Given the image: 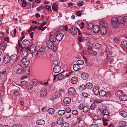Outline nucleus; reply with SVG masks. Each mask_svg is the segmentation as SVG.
<instances>
[{
    "label": "nucleus",
    "mask_w": 127,
    "mask_h": 127,
    "mask_svg": "<svg viewBox=\"0 0 127 127\" xmlns=\"http://www.w3.org/2000/svg\"><path fill=\"white\" fill-rule=\"evenodd\" d=\"M24 71L23 72V74L26 75H29L30 73V68L29 67L27 66L25 68L23 69Z\"/></svg>",
    "instance_id": "4be33fe9"
},
{
    "label": "nucleus",
    "mask_w": 127,
    "mask_h": 127,
    "mask_svg": "<svg viewBox=\"0 0 127 127\" xmlns=\"http://www.w3.org/2000/svg\"><path fill=\"white\" fill-rule=\"evenodd\" d=\"M38 80L35 79L33 80L32 81V84L34 86L37 85L38 84Z\"/></svg>",
    "instance_id": "603ef678"
},
{
    "label": "nucleus",
    "mask_w": 127,
    "mask_h": 127,
    "mask_svg": "<svg viewBox=\"0 0 127 127\" xmlns=\"http://www.w3.org/2000/svg\"><path fill=\"white\" fill-rule=\"evenodd\" d=\"M100 107H99L98 108L99 109L97 110L96 111L97 114L99 115L98 116L100 117V116H101L103 115V113L102 112L101 108V107L100 108Z\"/></svg>",
    "instance_id": "c9c22d12"
},
{
    "label": "nucleus",
    "mask_w": 127,
    "mask_h": 127,
    "mask_svg": "<svg viewBox=\"0 0 127 127\" xmlns=\"http://www.w3.org/2000/svg\"><path fill=\"white\" fill-rule=\"evenodd\" d=\"M26 88L29 90H31L33 88V86L31 84H28L27 85Z\"/></svg>",
    "instance_id": "8fccbe9b"
},
{
    "label": "nucleus",
    "mask_w": 127,
    "mask_h": 127,
    "mask_svg": "<svg viewBox=\"0 0 127 127\" xmlns=\"http://www.w3.org/2000/svg\"><path fill=\"white\" fill-rule=\"evenodd\" d=\"M45 50V48L43 47L41 45L37 46V51L40 53H41L44 51Z\"/></svg>",
    "instance_id": "5701e85b"
},
{
    "label": "nucleus",
    "mask_w": 127,
    "mask_h": 127,
    "mask_svg": "<svg viewBox=\"0 0 127 127\" xmlns=\"http://www.w3.org/2000/svg\"><path fill=\"white\" fill-rule=\"evenodd\" d=\"M110 116L107 114H104L103 116V120L105 121H108L110 118Z\"/></svg>",
    "instance_id": "a878e982"
},
{
    "label": "nucleus",
    "mask_w": 127,
    "mask_h": 127,
    "mask_svg": "<svg viewBox=\"0 0 127 127\" xmlns=\"http://www.w3.org/2000/svg\"><path fill=\"white\" fill-rule=\"evenodd\" d=\"M6 45L5 43H2L0 44V49L4 50L6 47Z\"/></svg>",
    "instance_id": "72a5a7b5"
},
{
    "label": "nucleus",
    "mask_w": 127,
    "mask_h": 127,
    "mask_svg": "<svg viewBox=\"0 0 127 127\" xmlns=\"http://www.w3.org/2000/svg\"><path fill=\"white\" fill-rule=\"evenodd\" d=\"M57 76V79L59 80H62L64 77V75L61 73L58 74Z\"/></svg>",
    "instance_id": "79ce46f5"
},
{
    "label": "nucleus",
    "mask_w": 127,
    "mask_h": 127,
    "mask_svg": "<svg viewBox=\"0 0 127 127\" xmlns=\"http://www.w3.org/2000/svg\"><path fill=\"white\" fill-rule=\"evenodd\" d=\"M127 99V96L124 94H122L119 96V99L122 101H125Z\"/></svg>",
    "instance_id": "b1692460"
},
{
    "label": "nucleus",
    "mask_w": 127,
    "mask_h": 127,
    "mask_svg": "<svg viewBox=\"0 0 127 127\" xmlns=\"http://www.w3.org/2000/svg\"><path fill=\"white\" fill-rule=\"evenodd\" d=\"M71 109L69 108H67L65 109V111L66 112V113H70V112H71Z\"/></svg>",
    "instance_id": "338daca9"
},
{
    "label": "nucleus",
    "mask_w": 127,
    "mask_h": 127,
    "mask_svg": "<svg viewBox=\"0 0 127 127\" xmlns=\"http://www.w3.org/2000/svg\"><path fill=\"white\" fill-rule=\"evenodd\" d=\"M94 26L93 24L92 23H90L88 25L87 27L88 28V29H91L92 28H93Z\"/></svg>",
    "instance_id": "5fc2aeb1"
},
{
    "label": "nucleus",
    "mask_w": 127,
    "mask_h": 127,
    "mask_svg": "<svg viewBox=\"0 0 127 127\" xmlns=\"http://www.w3.org/2000/svg\"><path fill=\"white\" fill-rule=\"evenodd\" d=\"M78 81V78L77 77L75 76L72 78L70 80L71 83L73 84L76 83Z\"/></svg>",
    "instance_id": "c85d7f7f"
},
{
    "label": "nucleus",
    "mask_w": 127,
    "mask_h": 127,
    "mask_svg": "<svg viewBox=\"0 0 127 127\" xmlns=\"http://www.w3.org/2000/svg\"><path fill=\"white\" fill-rule=\"evenodd\" d=\"M11 60L14 62H18V57L16 54L10 56Z\"/></svg>",
    "instance_id": "f8f14e48"
},
{
    "label": "nucleus",
    "mask_w": 127,
    "mask_h": 127,
    "mask_svg": "<svg viewBox=\"0 0 127 127\" xmlns=\"http://www.w3.org/2000/svg\"><path fill=\"white\" fill-rule=\"evenodd\" d=\"M1 70V67H0V73L2 74H6V70L3 69V71H2Z\"/></svg>",
    "instance_id": "13d9d810"
},
{
    "label": "nucleus",
    "mask_w": 127,
    "mask_h": 127,
    "mask_svg": "<svg viewBox=\"0 0 127 127\" xmlns=\"http://www.w3.org/2000/svg\"><path fill=\"white\" fill-rule=\"evenodd\" d=\"M78 113V111L77 110H73L72 112V114L75 115H77Z\"/></svg>",
    "instance_id": "680f3d73"
},
{
    "label": "nucleus",
    "mask_w": 127,
    "mask_h": 127,
    "mask_svg": "<svg viewBox=\"0 0 127 127\" xmlns=\"http://www.w3.org/2000/svg\"><path fill=\"white\" fill-rule=\"evenodd\" d=\"M86 118L85 116L82 115L81 116H78L77 117V120L78 122L79 123L80 122L83 121Z\"/></svg>",
    "instance_id": "dca6fc26"
},
{
    "label": "nucleus",
    "mask_w": 127,
    "mask_h": 127,
    "mask_svg": "<svg viewBox=\"0 0 127 127\" xmlns=\"http://www.w3.org/2000/svg\"><path fill=\"white\" fill-rule=\"evenodd\" d=\"M99 95L100 96L104 97V98L108 99L111 96V93L109 91L107 93L103 90H100L99 91Z\"/></svg>",
    "instance_id": "f257e3e1"
},
{
    "label": "nucleus",
    "mask_w": 127,
    "mask_h": 127,
    "mask_svg": "<svg viewBox=\"0 0 127 127\" xmlns=\"http://www.w3.org/2000/svg\"><path fill=\"white\" fill-rule=\"evenodd\" d=\"M100 29V27L99 25H95L93 26V31L94 33H97L99 32Z\"/></svg>",
    "instance_id": "2eb2a0df"
},
{
    "label": "nucleus",
    "mask_w": 127,
    "mask_h": 127,
    "mask_svg": "<svg viewBox=\"0 0 127 127\" xmlns=\"http://www.w3.org/2000/svg\"><path fill=\"white\" fill-rule=\"evenodd\" d=\"M36 123L38 125H42L45 124V122L44 120L40 119L37 120L36 121Z\"/></svg>",
    "instance_id": "7c9ffc66"
},
{
    "label": "nucleus",
    "mask_w": 127,
    "mask_h": 127,
    "mask_svg": "<svg viewBox=\"0 0 127 127\" xmlns=\"http://www.w3.org/2000/svg\"><path fill=\"white\" fill-rule=\"evenodd\" d=\"M64 120L61 118H59L57 120V123L58 125H61L63 122Z\"/></svg>",
    "instance_id": "ea45409f"
},
{
    "label": "nucleus",
    "mask_w": 127,
    "mask_h": 127,
    "mask_svg": "<svg viewBox=\"0 0 127 127\" xmlns=\"http://www.w3.org/2000/svg\"><path fill=\"white\" fill-rule=\"evenodd\" d=\"M114 41L115 43H118L120 42V39L119 38L116 37L114 38Z\"/></svg>",
    "instance_id": "052dcab7"
},
{
    "label": "nucleus",
    "mask_w": 127,
    "mask_h": 127,
    "mask_svg": "<svg viewBox=\"0 0 127 127\" xmlns=\"http://www.w3.org/2000/svg\"><path fill=\"white\" fill-rule=\"evenodd\" d=\"M61 68L59 65H56L54 66L53 68L54 72L55 73H58L61 71Z\"/></svg>",
    "instance_id": "9d476101"
},
{
    "label": "nucleus",
    "mask_w": 127,
    "mask_h": 127,
    "mask_svg": "<svg viewBox=\"0 0 127 127\" xmlns=\"http://www.w3.org/2000/svg\"><path fill=\"white\" fill-rule=\"evenodd\" d=\"M47 47L50 49L53 50L55 47L54 43L48 40L46 43Z\"/></svg>",
    "instance_id": "0eeeda50"
},
{
    "label": "nucleus",
    "mask_w": 127,
    "mask_h": 127,
    "mask_svg": "<svg viewBox=\"0 0 127 127\" xmlns=\"http://www.w3.org/2000/svg\"><path fill=\"white\" fill-rule=\"evenodd\" d=\"M64 34L60 32H58L56 35V37L57 40L58 41H60L62 40L64 36Z\"/></svg>",
    "instance_id": "6e6552de"
},
{
    "label": "nucleus",
    "mask_w": 127,
    "mask_h": 127,
    "mask_svg": "<svg viewBox=\"0 0 127 127\" xmlns=\"http://www.w3.org/2000/svg\"><path fill=\"white\" fill-rule=\"evenodd\" d=\"M95 47L97 49H101L102 48V46L99 43H96L95 44Z\"/></svg>",
    "instance_id": "c03bdc74"
},
{
    "label": "nucleus",
    "mask_w": 127,
    "mask_h": 127,
    "mask_svg": "<svg viewBox=\"0 0 127 127\" xmlns=\"http://www.w3.org/2000/svg\"><path fill=\"white\" fill-rule=\"evenodd\" d=\"M73 68L74 70L75 71H78L80 68L79 65L77 64H74L73 66Z\"/></svg>",
    "instance_id": "473e14b6"
},
{
    "label": "nucleus",
    "mask_w": 127,
    "mask_h": 127,
    "mask_svg": "<svg viewBox=\"0 0 127 127\" xmlns=\"http://www.w3.org/2000/svg\"><path fill=\"white\" fill-rule=\"evenodd\" d=\"M79 88L80 90L83 91L85 90L86 88L85 85L82 84L80 85Z\"/></svg>",
    "instance_id": "09e8293b"
},
{
    "label": "nucleus",
    "mask_w": 127,
    "mask_h": 127,
    "mask_svg": "<svg viewBox=\"0 0 127 127\" xmlns=\"http://www.w3.org/2000/svg\"><path fill=\"white\" fill-rule=\"evenodd\" d=\"M62 91V92H64V90H62V89H56V91L55 93V95L56 96L58 97H60L61 95V91Z\"/></svg>",
    "instance_id": "6ab92c4d"
},
{
    "label": "nucleus",
    "mask_w": 127,
    "mask_h": 127,
    "mask_svg": "<svg viewBox=\"0 0 127 127\" xmlns=\"http://www.w3.org/2000/svg\"><path fill=\"white\" fill-rule=\"evenodd\" d=\"M22 44L25 46H27L30 44L29 41L25 39L22 42Z\"/></svg>",
    "instance_id": "4c0bfd02"
},
{
    "label": "nucleus",
    "mask_w": 127,
    "mask_h": 127,
    "mask_svg": "<svg viewBox=\"0 0 127 127\" xmlns=\"http://www.w3.org/2000/svg\"><path fill=\"white\" fill-rule=\"evenodd\" d=\"M71 113H65V117L67 119L71 118Z\"/></svg>",
    "instance_id": "3c124183"
},
{
    "label": "nucleus",
    "mask_w": 127,
    "mask_h": 127,
    "mask_svg": "<svg viewBox=\"0 0 127 127\" xmlns=\"http://www.w3.org/2000/svg\"><path fill=\"white\" fill-rule=\"evenodd\" d=\"M96 104L95 103H92L90 107V109L92 110H94V109L95 108Z\"/></svg>",
    "instance_id": "4d7b16f0"
},
{
    "label": "nucleus",
    "mask_w": 127,
    "mask_h": 127,
    "mask_svg": "<svg viewBox=\"0 0 127 127\" xmlns=\"http://www.w3.org/2000/svg\"><path fill=\"white\" fill-rule=\"evenodd\" d=\"M83 41L86 44L88 43V49L91 50L92 48V44L90 42V38L88 37H84L83 38Z\"/></svg>",
    "instance_id": "20e7f679"
},
{
    "label": "nucleus",
    "mask_w": 127,
    "mask_h": 127,
    "mask_svg": "<svg viewBox=\"0 0 127 127\" xmlns=\"http://www.w3.org/2000/svg\"><path fill=\"white\" fill-rule=\"evenodd\" d=\"M21 62L24 65H28L30 64V61L28 59L24 58L22 59Z\"/></svg>",
    "instance_id": "4468645a"
},
{
    "label": "nucleus",
    "mask_w": 127,
    "mask_h": 127,
    "mask_svg": "<svg viewBox=\"0 0 127 127\" xmlns=\"http://www.w3.org/2000/svg\"><path fill=\"white\" fill-rule=\"evenodd\" d=\"M29 50L33 53H34L37 50V46H36L34 45H31L30 48H29Z\"/></svg>",
    "instance_id": "a211bd4d"
},
{
    "label": "nucleus",
    "mask_w": 127,
    "mask_h": 127,
    "mask_svg": "<svg viewBox=\"0 0 127 127\" xmlns=\"http://www.w3.org/2000/svg\"><path fill=\"white\" fill-rule=\"evenodd\" d=\"M58 114L60 116H62L65 113V111L64 110H59L58 111Z\"/></svg>",
    "instance_id": "de8ad7c7"
},
{
    "label": "nucleus",
    "mask_w": 127,
    "mask_h": 127,
    "mask_svg": "<svg viewBox=\"0 0 127 127\" xmlns=\"http://www.w3.org/2000/svg\"><path fill=\"white\" fill-rule=\"evenodd\" d=\"M3 62L6 64L8 63L11 60V57L8 55L5 56L4 57Z\"/></svg>",
    "instance_id": "1a4fd4ad"
},
{
    "label": "nucleus",
    "mask_w": 127,
    "mask_h": 127,
    "mask_svg": "<svg viewBox=\"0 0 127 127\" xmlns=\"http://www.w3.org/2000/svg\"><path fill=\"white\" fill-rule=\"evenodd\" d=\"M56 37L54 35H51V33H50L49 40H48L54 43L56 41Z\"/></svg>",
    "instance_id": "412c9836"
},
{
    "label": "nucleus",
    "mask_w": 127,
    "mask_h": 127,
    "mask_svg": "<svg viewBox=\"0 0 127 127\" xmlns=\"http://www.w3.org/2000/svg\"><path fill=\"white\" fill-rule=\"evenodd\" d=\"M99 89L97 87H95L93 89V91L95 95H98L99 93Z\"/></svg>",
    "instance_id": "2f4dec72"
},
{
    "label": "nucleus",
    "mask_w": 127,
    "mask_h": 127,
    "mask_svg": "<svg viewBox=\"0 0 127 127\" xmlns=\"http://www.w3.org/2000/svg\"><path fill=\"white\" fill-rule=\"evenodd\" d=\"M71 101L70 98L68 97L65 98L63 100V102L66 104H67L70 103Z\"/></svg>",
    "instance_id": "393cba45"
},
{
    "label": "nucleus",
    "mask_w": 127,
    "mask_h": 127,
    "mask_svg": "<svg viewBox=\"0 0 127 127\" xmlns=\"http://www.w3.org/2000/svg\"><path fill=\"white\" fill-rule=\"evenodd\" d=\"M93 86V84L91 83L88 82L86 84V87L88 89H91L92 88Z\"/></svg>",
    "instance_id": "cd10ccee"
},
{
    "label": "nucleus",
    "mask_w": 127,
    "mask_h": 127,
    "mask_svg": "<svg viewBox=\"0 0 127 127\" xmlns=\"http://www.w3.org/2000/svg\"><path fill=\"white\" fill-rule=\"evenodd\" d=\"M90 127H99V126L97 124H94L91 125Z\"/></svg>",
    "instance_id": "774afa93"
},
{
    "label": "nucleus",
    "mask_w": 127,
    "mask_h": 127,
    "mask_svg": "<svg viewBox=\"0 0 127 127\" xmlns=\"http://www.w3.org/2000/svg\"><path fill=\"white\" fill-rule=\"evenodd\" d=\"M121 44L123 47H126L127 46V41L125 39H123L122 40Z\"/></svg>",
    "instance_id": "58836bf2"
},
{
    "label": "nucleus",
    "mask_w": 127,
    "mask_h": 127,
    "mask_svg": "<svg viewBox=\"0 0 127 127\" xmlns=\"http://www.w3.org/2000/svg\"><path fill=\"white\" fill-rule=\"evenodd\" d=\"M89 75L88 73H83L81 75V78L84 80H86L88 78Z\"/></svg>",
    "instance_id": "c756f323"
},
{
    "label": "nucleus",
    "mask_w": 127,
    "mask_h": 127,
    "mask_svg": "<svg viewBox=\"0 0 127 127\" xmlns=\"http://www.w3.org/2000/svg\"><path fill=\"white\" fill-rule=\"evenodd\" d=\"M76 92L75 89L72 87L70 88L68 90V93L70 95H73Z\"/></svg>",
    "instance_id": "9b49d317"
},
{
    "label": "nucleus",
    "mask_w": 127,
    "mask_h": 127,
    "mask_svg": "<svg viewBox=\"0 0 127 127\" xmlns=\"http://www.w3.org/2000/svg\"><path fill=\"white\" fill-rule=\"evenodd\" d=\"M126 124V122L124 121H120L118 123L119 126L121 127H122L124 126Z\"/></svg>",
    "instance_id": "a18cd8bd"
},
{
    "label": "nucleus",
    "mask_w": 127,
    "mask_h": 127,
    "mask_svg": "<svg viewBox=\"0 0 127 127\" xmlns=\"http://www.w3.org/2000/svg\"><path fill=\"white\" fill-rule=\"evenodd\" d=\"M100 33L102 35H105L107 33V29L105 27V26H102L100 29Z\"/></svg>",
    "instance_id": "423d86ee"
},
{
    "label": "nucleus",
    "mask_w": 127,
    "mask_h": 127,
    "mask_svg": "<svg viewBox=\"0 0 127 127\" xmlns=\"http://www.w3.org/2000/svg\"><path fill=\"white\" fill-rule=\"evenodd\" d=\"M29 48L26 47L23 48L21 52V57L25 58L29 54Z\"/></svg>",
    "instance_id": "39448f33"
},
{
    "label": "nucleus",
    "mask_w": 127,
    "mask_h": 127,
    "mask_svg": "<svg viewBox=\"0 0 127 127\" xmlns=\"http://www.w3.org/2000/svg\"><path fill=\"white\" fill-rule=\"evenodd\" d=\"M14 70L17 74H23V72L24 71L22 67L19 64L15 66L14 67Z\"/></svg>",
    "instance_id": "f03ea898"
},
{
    "label": "nucleus",
    "mask_w": 127,
    "mask_h": 127,
    "mask_svg": "<svg viewBox=\"0 0 127 127\" xmlns=\"http://www.w3.org/2000/svg\"><path fill=\"white\" fill-rule=\"evenodd\" d=\"M111 25L113 27L116 28L118 27L119 23L117 18H113L111 19Z\"/></svg>",
    "instance_id": "7ed1b4c3"
},
{
    "label": "nucleus",
    "mask_w": 127,
    "mask_h": 127,
    "mask_svg": "<svg viewBox=\"0 0 127 127\" xmlns=\"http://www.w3.org/2000/svg\"><path fill=\"white\" fill-rule=\"evenodd\" d=\"M69 124L67 122L63 123L62 125V127H69Z\"/></svg>",
    "instance_id": "bf43d9fd"
},
{
    "label": "nucleus",
    "mask_w": 127,
    "mask_h": 127,
    "mask_svg": "<svg viewBox=\"0 0 127 127\" xmlns=\"http://www.w3.org/2000/svg\"><path fill=\"white\" fill-rule=\"evenodd\" d=\"M90 110V107L86 105L84 106L83 111L84 112L87 113Z\"/></svg>",
    "instance_id": "f704fd0d"
},
{
    "label": "nucleus",
    "mask_w": 127,
    "mask_h": 127,
    "mask_svg": "<svg viewBox=\"0 0 127 127\" xmlns=\"http://www.w3.org/2000/svg\"><path fill=\"white\" fill-rule=\"evenodd\" d=\"M53 10L57 12V11L58 5L56 3H53L52 6Z\"/></svg>",
    "instance_id": "e433bc0d"
},
{
    "label": "nucleus",
    "mask_w": 127,
    "mask_h": 127,
    "mask_svg": "<svg viewBox=\"0 0 127 127\" xmlns=\"http://www.w3.org/2000/svg\"><path fill=\"white\" fill-rule=\"evenodd\" d=\"M123 93V92L122 91H119L116 92L115 95L117 96H120L122 95Z\"/></svg>",
    "instance_id": "37998d69"
},
{
    "label": "nucleus",
    "mask_w": 127,
    "mask_h": 127,
    "mask_svg": "<svg viewBox=\"0 0 127 127\" xmlns=\"http://www.w3.org/2000/svg\"><path fill=\"white\" fill-rule=\"evenodd\" d=\"M93 118L94 120L95 121L100 120L101 119V117L96 115H94L93 116Z\"/></svg>",
    "instance_id": "a19ab883"
},
{
    "label": "nucleus",
    "mask_w": 127,
    "mask_h": 127,
    "mask_svg": "<svg viewBox=\"0 0 127 127\" xmlns=\"http://www.w3.org/2000/svg\"><path fill=\"white\" fill-rule=\"evenodd\" d=\"M53 64L55 65H58L59 63H60V61H59L57 60H54L53 62Z\"/></svg>",
    "instance_id": "0e129e2a"
},
{
    "label": "nucleus",
    "mask_w": 127,
    "mask_h": 127,
    "mask_svg": "<svg viewBox=\"0 0 127 127\" xmlns=\"http://www.w3.org/2000/svg\"><path fill=\"white\" fill-rule=\"evenodd\" d=\"M119 114L122 117L126 118L127 117V112L126 111H121L119 112Z\"/></svg>",
    "instance_id": "bb28decb"
},
{
    "label": "nucleus",
    "mask_w": 127,
    "mask_h": 127,
    "mask_svg": "<svg viewBox=\"0 0 127 127\" xmlns=\"http://www.w3.org/2000/svg\"><path fill=\"white\" fill-rule=\"evenodd\" d=\"M55 89V87L54 85H51L50 86L49 90L50 91L52 92L54 91Z\"/></svg>",
    "instance_id": "6e6d98bb"
},
{
    "label": "nucleus",
    "mask_w": 127,
    "mask_h": 127,
    "mask_svg": "<svg viewBox=\"0 0 127 127\" xmlns=\"http://www.w3.org/2000/svg\"><path fill=\"white\" fill-rule=\"evenodd\" d=\"M117 19L118 20V22L119 23V24L122 25L125 24V21L123 17L120 16Z\"/></svg>",
    "instance_id": "f3484780"
},
{
    "label": "nucleus",
    "mask_w": 127,
    "mask_h": 127,
    "mask_svg": "<svg viewBox=\"0 0 127 127\" xmlns=\"http://www.w3.org/2000/svg\"><path fill=\"white\" fill-rule=\"evenodd\" d=\"M55 110L54 108H50L48 110V113L51 114H53Z\"/></svg>",
    "instance_id": "49530a36"
},
{
    "label": "nucleus",
    "mask_w": 127,
    "mask_h": 127,
    "mask_svg": "<svg viewBox=\"0 0 127 127\" xmlns=\"http://www.w3.org/2000/svg\"><path fill=\"white\" fill-rule=\"evenodd\" d=\"M82 95L86 98H87L89 96H90V95L89 94L86 93H82Z\"/></svg>",
    "instance_id": "e2e57ef3"
},
{
    "label": "nucleus",
    "mask_w": 127,
    "mask_h": 127,
    "mask_svg": "<svg viewBox=\"0 0 127 127\" xmlns=\"http://www.w3.org/2000/svg\"><path fill=\"white\" fill-rule=\"evenodd\" d=\"M47 93V90H46L41 91L40 93V96L42 97H45Z\"/></svg>",
    "instance_id": "aec40b11"
},
{
    "label": "nucleus",
    "mask_w": 127,
    "mask_h": 127,
    "mask_svg": "<svg viewBox=\"0 0 127 127\" xmlns=\"http://www.w3.org/2000/svg\"><path fill=\"white\" fill-rule=\"evenodd\" d=\"M84 105L83 104H81L80 105L78 106V108L80 110H83L84 108Z\"/></svg>",
    "instance_id": "69168bd1"
},
{
    "label": "nucleus",
    "mask_w": 127,
    "mask_h": 127,
    "mask_svg": "<svg viewBox=\"0 0 127 127\" xmlns=\"http://www.w3.org/2000/svg\"><path fill=\"white\" fill-rule=\"evenodd\" d=\"M77 29H78L77 28L76 29L72 27L70 28L69 31L72 35H74L76 34L77 33Z\"/></svg>",
    "instance_id": "ddd939ff"
},
{
    "label": "nucleus",
    "mask_w": 127,
    "mask_h": 127,
    "mask_svg": "<svg viewBox=\"0 0 127 127\" xmlns=\"http://www.w3.org/2000/svg\"><path fill=\"white\" fill-rule=\"evenodd\" d=\"M84 63V61L82 60H78L77 62V63L78 65H83Z\"/></svg>",
    "instance_id": "864d4df0"
}]
</instances>
